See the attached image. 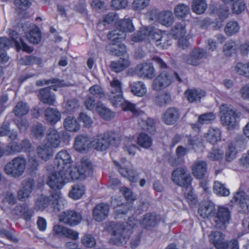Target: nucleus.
<instances>
[{
	"instance_id": "obj_18",
	"label": "nucleus",
	"mask_w": 249,
	"mask_h": 249,
	"mask_svg": "<svg viewBox=\"0 0 249 249\" xmlns=\"http://www.w3.org/2000/svg\"><path fill=\"white\" fill-rule=\"evenodd\" d=\"M52 87H48L40 89L38 97L43 104L50 106L54 105L55 102V94L51 91Z\"/></svg>"
},
{
	"instance_id": "obj_30",
	"label": "nucleus",
	"mask_w": 249,
	"mask_h": 249,
	"mask_svg": "<svg viewBox=\"0 0 249 249\" xmlns=\"http://www.w3.org/2000/svg\"><path fill=\"white\" fill-rule=\"evenodd\" d=\"M205 92L200 89H188L185 91L184 94L187 100L191 103L200 101L205 96Z\"/></svg>"
},
{
	"instance_id": "obj_27",
	"label": "nucleus",
	"mask_w": 249,
	"mask_h": 249,
	"mask_svg": "<svg viewBox=\"0 0 249 249\" xmlns=\"http://www.w3.org/2000/svg\"><path fill=\"white\" fill-rule=\"evenodd\" d=\"M130 64L129 56L125 55L124 58H120L117 61L111 62L110 67L112 71L116 72H119L129 67Z\"/></svg>"
},
{
	"instance_id": "obj_42",
	"label": "nucleus",
	"mask_w": 249,
	"mask_h": 249,
	"mask_svg": "<svg viewBox=\"0 0 249 249\" xmlns=\"http://www.w3.org/2000/svg\"><path fill=\"white\" fill-rule=\"evenodd\" d=\"M26 39L31 43L38 44L41 40L40 32L37 27L30 29V32L26 35Z\"/></svg>"
},
{
	"instance_id": "obj_17",
	"label": "nucleus",
	"mask_w": 249,
	"mask_h": 249,
	"mask_svg": "<svg viewBox=\"0 0 249 249\" xmlns=\"http://www.w3.org/2000/svg\"><path fill=\"white\" fill-rule=\"evenodd\" d=\"M109 207L108 205L101 203L96 205L92 210L93 219L98 222L105 220L108 216Z\"/></svg>"
},
{
	"instance_id": "obj_29",
	"label": "nucleus",
	"mask_w": 249,
	"mask_h": 249,
	"mask_svg": "<svg viewBox=\"0 0 249 249\" xmlns=\"http://www.w3.org/2000/svg\"><path fill=\"white\" fill-rule=\"evenodd\" d=\"M129 87L131 92L136 96L142 97L146 93V86L142 81L130 83Z\"/></svg>"
},
{
	"instance_id": "obj_37",
	"label": "nucleus",
	"mask_w": 249,
	"mask_h": 249,
	"mask_svg": "<svg viewBox=\"0 0 249 249\" xmlns=\"http://www.w3.org/2000/svg\"><path fill=\"white\" fill-rule=\"evenodd\" d=\"M96 110L100 116L105 120H109L114 117V113L100 103H97Z\"/></svg>"
},
{
	"instance_id": "obj_49",
	"label": "nucleus",
	"mask_w": 249,
	"mask_h": 249,
	"mask_svg": "<svg viewBox=\"0 0 249 249\" xmlns=\"http://www.w3.org/2000/svg\"><path fill=\"white\" fill-rule=\"evenodd\" d=\"M213 189L214 192L220 196H228L230 193L229 190L225 187L224 184L218 181L214 182Z\"/></svg>"
},
{
	"instance_id": "obj_31",
	"label": "nucleus",
	"mask_w": 249,
	"mask_h": 249,
	"mask_svg": "<svg viewBox=\"0 0 249 249\" xmlns=\"http://www.w3.org/2000/svg\"><path fill=\"white\" fill-rule=\"evenodd\" d=\"M204 137L210 143L214 144L221 140V132L218 128H210Z\"/></svg>"
},
{
	"instance_id": "obj_3",
	"label": "nucleus",
	"mask_w": 249,
	"mask_h": 249,
	"mask_svg": "<svg viewBox=\"0 0 249 249\" xmlns=\"http://www.w3.org/2000/svg\"><path fill=\"white\" fill-rule=\"evenodd\" d=\"M52 172L47 177V184L52 189H61L67 182L72 180L71 173L70 171L58 169Z\"/></svg>"
},
{
	"instance_id": "obj_44",
	"label": "nucleus",
	"mask_w": 249,
	"mask_h": 249,
	"mask_svg": "<svg viewBox=\"0 0 249 249\" xmlns=\"http://www.w3.org/2000/svg\"><path fill=\"white\" fill-rule=\"evenodd\" d=\"M207 8L205 0H193L192 4L193 11L197 14L204 13Z\"/></svg>"
},
{
	"instance_id": "obj_9",
	"label": "nucleus",
	"mask_w": 249,
	"mask_h": 249,
	"mask_svg": "<svg viewBox=\"0 0 249 249\" xmlns=\"http://www.w3.org/2000/svg\"><path fill=\"white\" fill-rule=\"evenodd\" d=\"M82 219L80 213L74 210H66L59 215V221L65 224L73 226L78 225Z\"/></svg>"
},
{
	"instance_id": "obj_35",
	"label": "nucleus",
	"mask_w": 249,
	"mask_h": 249,
	"mask_svg": "<svg viewBox=\"0 0 249 249\" xmlns=\"http://www.w3.org/2000/svg\"><path fill=\"white\" fill-rule=\"evenodd\" d=\"M117 165L120 166L118 170L123 177L127 178L131 182H136L137 181L139 174L135 170L133 169L124 168L118 164Z\"/></svg>"
},
{
	"instance_id": "obj_14",
	"label": "nucleus",
	"mask_w": 249,
	"mask_h": 249,
	"mask_svg": "<svg viewBox=\"0 0 249 249\" xmlns=\"http://www.w3.org/2000/svg\"><path fill=\"white\" fill-rule=\"evenodd\" d=\"M137 74L142 78L151 79L155 76L154 69L151 63H143L135 68Z\"/></svg>"
},
{
	"instance_id": "obj_59",
	"label": "nucleus",
	"mask_w": 249,
	"mask_h": 249,
	"mask_svg": "<svg viewBox=\"0 0 249 249\" xmlns=\"http://www.w3.org/2000/svg\"><path fill=\"white\" fill-rule=\"evenodd\" d=\"M188 189V192L185 193V196L191 207L195 206L197 203V200L196 195L192 190L191 186L189 188H186Z\"/></svg>"
},
{
	"instance_id": "obj_51",
	"label": "nucleus",
	"mask_w": 249,
	"mask_h": 249,
	"mask_svg": "<svg viewBox=\"0 0 249 249\" xmlns=\"http://www.w3.org/2000/svg\"><path fill=\"white\" fill-rule=\"evenodd\" d=\"M46 129L42 124H37L33 125L31 129L32 135L36 139H41L44 136Z\"/></svg>"
},
{
	"instance_id": "obj_34",
	"label": "nucleus",
	"mask_w": 249,
	"mask_h": 249,
	"mask_svg": "<svg viewBox=\"0 0 249 249\" xmlns=\"http://www.w3.org/2000/svg\"><path fill=\"white\" fill-rule=\"evenodd\" d=\"M107 37L110 42L122 43L121 42L126 37V34L117 28V29L110 31L107 34Z\"/></svg>"
},
{
	"instance_id": "obj_12",
	"label": "nucleus",
	"mask_w": 249,
	"mask_h": 249,
	"mask_svg": "<svg viewBox=\"0 0 249 249\" xmlns=\"http://www.w3.org/2000/svg\"><path fill=\"white\" fill-rule=\"evenodd\" d=\"M215 214V226L218 229H225L226 225L229 222L231 218V213L229 209L220 207Z\"/></svg>"
},
{
	"instance_id": "obj_4",
	"label": "nucleus",
	"mask_w": 249,
	"mask_h": 249,
	"mask_svg": "<svg viewBox=\"0 0 249 249\" xmlns=\"http://www.w3.org/2000/svg\"><path fill=\"white\" fill-rule=\"evenodd\" d=\"M119 138L112 132H107L96 137L91 142V146L97 150L103 151L107 149L110 145H116Z\"/></svg>"
},
{
	"instance_id": "obj_57",
	"label": "nucleus",
	"mask_w": 249,
	"mask_h": 249,
	"mask_svg": "<svg viewBox=\"0 0 249 249\" xmlns=\"http://www.w3.org/2000/svg\"><path fill=\"white\" fill-rule=\"evenodd\" d=\"M230 145H233L235 147V149H238L239 150L241 151L246 148V141L243 137L238 136L234 139V141L232 142Z\"/></svg>"
},
{
	"instance_id": "obj_45",
	"label": "nucleus",
	"mask_w": 249,
	"mask_h": 249,
	"mask_svg": "<svg viewBox=\"0 0 249 249\" xmlns=\"http://www.w3.org/2000/svg\"><path fill=\"white\" fill-rule=\"evenodd\" d=\"M79 106V101L76 98H72L68 100L64 103V105L66 111L70 113L74 112L78 109Z\"/></svg>"
},
{
	"instance_id": "obj_26",
	"label": "nucleus",
	"mask_w": 249,
	"mask_h": 249,
	"mask_svg": "<svg viewBox=\"0 0 249 249\" xmlns=\"http://www.w3.org/2000/svg\"><path fill=\"white\" fill-rule=\"evenodd\" d=\"M9 35L12 39L15 42V46L18 51L22 49L24 52L31 53L34 49L33 48L28 46L24 41L23 39L21 38H19V40L17 39L18 38V34L15 31H10Z\"/></svg>"
},
{
	"instance_id": "obj_10",
	"label": "nucleus",
	"mask_w": 249,
	"mask_h": 249,
	"mask_svg": "<svg viewBox=\"0 0 249 249\" xmlns=\"http://www.w3.org/2000/svg\"><path fill=\"white\" fill-rule=\"evenodd\" d=\"M71 162V157L67 151H61L56 155L53 168L54 169H61L69 172L72 167L70 165Z\"/></svg>"
},
{
	"instance_id": "obj_5",
	"label": "nucleus",
	"mask_w": 249,
	"mask_h": 249,
	"mask_svg": "<svg viewBox=\"0 0 249 249\" xmlns=\"http://www.w3.org/2000/svg\"><path fill=\"white\" fill-rule=\"evenodd\" d=\"M69 171L71 173L72 180L82 179L87 176H91L93 168L90 160L84 157L81 159L80 164L78 167L73 166Z\"/></svg>"
},
{
	"instance_id": "obj_54",
	"label": "nucleus",
	"mask_w": 249,
	"mask_h": 249,
	"mask_svg": "<svg viewBox=\"0 0 249 249\" xmlns=\"http://www.w3.org/2000/svg\"><path fill=\"white\" fill-rule=\"evenodd\" d=\"M29 107L26 103L22 102H18L14 109L15 115L17 116H21L27 114Z\"/></svg>"
},
{
	"instance_id": "obj_19",
	"label": "nucleus",
	"mask_w": 249,
	"mask_h": 249,
	"mask_svg": "<svg viewBox=\"0 0 249 249\" xmlns=\"http://www.w3.org/2000/svg\"><path fill=\"white\" fill-rule=\"evenodd\" d=\"M231 202L238 205L242 211H245L249 207V196L247 195L244 191L239 190L234 194Z\"/></svg>"
},
{
	"instance_id": "obj_33",
	"label": "nucleus",
	"mask_w": 249,
	"mask_h": 249,
	"mask_svg": "<svg viewBox=\"0 0 249 249\" xmlns=\"http://www.w3.org/2000/svg\"><path fill=\"white\" fill-rule=\"evenodd\" d=\"M158 20L162 25L168 27L173 23L174 18L171 11H163L159 14Z\"/></svg>"
},
{
	"instance_id": "obj_63",
	"label": "nucleus",
	"mask_w": 249,
	"mask_h": 249,
	"mask_svg": "<svg viewBox=\"0 0 249 249\" xmlns=\"http://www.w3.org/2000/svg\"><path fill=\"white\" fill-rule=\"evenodd\" d=\"M233 3L232 10L234 13L239 14L244 11L246 5L244 1L241 0H237L234 1Z\"/></svg>"
},
{
	"instance_id": "obj_58",
	"label": "nucleus",
	"mask_w": 249,
	"mask_h": 249,
	"mask_svg": "<svg viewBox=\"0 0 249 249\" xmlns=\"http://www.w3.org/2000/svg\"><path fill=\"white\" fill-rule=\"evenodd\" d=\"M249 68L248 66V62L243 63L242 62H238L235 67L234 70L239 75L244 76L247 77V74L249 73V71L248 69Z\"/></svg>"
},
{
	"instance_id": "obj_2",
	"label": "nucleus",
	"mask_w": 249,
	"mask_h": 249,
	"mask_svg": "<svg viewBox=\"0 0 249 249\" xmlns=\"http://www.w3.org/2000/svg\"><path fill=\"white\" fill-rule=\"evenodd\" d=\"M221 120L223 125L229 129H234L237 124V119L241 115L240 112L231 105L223 104L220 107Z\"/></svg>"
},
{
	"instance_id": "obj_28",
	"label": "nucleus",
	"mask_w": 249,
	"mask_h": 249,
	"mask_svg": "<svg viewBox=\"0 0 249 249\" xmlns=\"http://www.w3.org/2000/svg\"><path fill=\"white\" fill-rule=\"evenodd\" d=\"M91 142L89 138L86 136H78L75 140V149L80 152L85 151L88 149Z\"/></svg>"
},
{
	"instance_id": "obj_41",
	"label": "nucleus",
	"mask_w": 249,
	"mask_h": 249,
	"mask_svg": "<svg viewBox=\"0 0 249 249\" xmlns=\"http://www.w3.org/2000/svg\"><path fill=\"white\" fill-rule=\"evenodd\" d=\"M240 27L237 22L230 21L224 28L225 33L229 36L237 34L240 31Z\"/></svg>"
},
{
	"instance_id": "obj_13",
	"label": "nucleus",
	"mask_w": 249,
	"mask_h": 249,
	"mask_svg": "<svg viewBox=\"0 0 249 249\" xmlns=\"http://www.w3.org/2000/svg\"><path fill=\"white\" fill-rule=\"evenodd\" d=\"M172 81V76L168 72L163 71L153 80L152 88L153 90L159 91L169 86Z\"/></svg>"
},
{
	"instance_id": "obj_43",
	"label": "nucleus",
	"mask_w": 249,
	"mask_h": 249,
	"mask_svg": "<svg viewBox=\"0 0 249 249\" xmlns=\"http://www.w3.org/2000/svg\"><path fill=\"white\" fill-rule=\"evenodd\" d=\"M154 101L155 104L160 107L164 106L171 102V95L168 92L158 94L155 96Z\"/></svg>"
},
{
	"instance_id": "obj_47",
	"label": "nucleus",
	"mask_w": 249,
	"mask_h": 249,
	"mask_svg": "<svg viewBox=\"0 0 249 249\" xmlns=\"http://www.w3.org/2000/svg\"><path fill=\"white\" fill-rule=\"evenodd\" d=\"M118 106H121L122 109L124 111H130L136 115L140 114V111L138 109L136 108V105L135 104L127 101H124V99L122 101L119 102V104L117 105V107Z\"/></svg>"
},
{
	"instance_id": "obj_50",
	"label": "nucleus",
	"mask_w": 249,
	"mask_h": 249,
	"mask_svg": "<svg viewBox=\"0 0 249 249\" xmlns=\"http://www.w3.org/2000/svg\"><path fill=\"white\" fill-rule=\"evenodd\" d=\"M21 63L25 65H33L36 64L38 65L42 63V59L38 56L33 55L25 56L20 59Z\"/></svg>"
},
{
	"instance_id": "obj_60",
	"label": "nucleus",
	"mask_w": 249,
	"mask_h": 249,
	"mask_svg": "<svg viewBox=\"0 0 249 249\" xmlns=\"http://www.w3.org/2000/svg\"><path fill=\"white\" fill-rule=\"evenodd\" d=\"M21 151V145L15 141L9 142L7 146V149H6V151L10 154L18 153Z\"/></svg>"
},
{
	"instance_id": "obj_62",
	"label": "nucleus",
	"mask_w": 249,
	"mask_h": 249,
	"mask_svg": "<svg viewBox=\"0 0 249 249\" xmlns=\"http://www.w3.org/2000/svg\"><path fill=\"white\" fill-rule=\"evenodd\" d=\"M83 244L87 247L92 248L94 247L96 244L95 240L93 236L90 234H86L81 239Z\"/></svg>"
},
{
	"instance_id": "obj_46",
	"label": "nucleus",
	"mask_w": 249,
	"mask_h": 249,
	"mask_svg": "<svg viewBox=\"0 0 249 249\" xmlns=\"http://www.w3.org/2000/svg\"><path fill=\"white\" fill-rule=\"evenodd\" d=\"M237 48L238 46L236 42L232 40H230L225 43L223 50L225 55L231 56L236 52Z\"/></svg>"
},
{
	"instance_id": "obj_32",
	"label": "nucleus",
	"mask_w": 249,
	"mask_h": 249,
	"mask_svg": "<svg viewBox=\"0 0 249 249\" xmlns=\"http://www.w3.org/2000/svg\"><path fill=\"white\" fill-rule=\"evenodd\" d=\"M151 27H142L132 37V41L138 42L143 41L150 37L151 34Z\"/></svg>"
},
{
	"instance_id": "obj_40",
	"label": "nucleus",
	"mask_w": 249,
	"mask_h": 249,
	"mask_svg": "<svg viewBox=\"0 0 249 249\" xmlns=\"http://www.w3.org/2000/svg\"><path fill=\"white\" fill-rule=\"evenodd\" d=\"M63 126L65 129L71 132L77 131L80 128V125L76 120L71 116L64 119Z\"/></svg>"
},
{
	"instance_id": "obj_52",
	"label": "nucleus",
	"mask_w": 249,
	"mask_h": 249,
	"mask_svg": "<svg viewBox=\"0 0 249 249\" xmlns=\"http://www.w3.org/2000/svg\"><path fill=\"white\" fill-rule=\"evenodd\" d=\"M50 199L48 197L44 196H39L36 199L35 209L36 210H43L49 205Z\"/></svg>"
},
{
	"instance_id": "obj_6",
	"label": "nucleus",
	"mask_w": 249,
	"mask_h": 249,
	"mask_svg": "<svg viewBox=\"0 0 249 249\" xmlns=\"http://www.w3.org/2000/svg\"><path fill=\"white\" fill-rule=\"evenodd\" d=\"M26 160L21 157H18L8 162L4 167L5 173L14 178L21 176L25 169Z\"/></svg>"
},
{
	"instance_id": "obj_11",
	"label": "nucleus",
	"mask_w": 249,
	"mask_h": 249,
	"mask_svg": "<svg viewBox=\"0 0 249 249\" xmlns=\"http://www.w3.org/2000/svg\"><path fill=\"white\" fill-rule=\"evenodd\" d=\"M35 186V181L32 178L24 179L21 187L17 192V198L21 202L25 201L29 198Z\"/></svg>"
},
{
	"instance_id": "obj_7",
	"label": "nucleus",
	"mask_w": 249,
	"mask_h": 249,
	"mask_svg": "<svg viewBox=\"0 0 249 249\" xmlns=\"http://www.w3.org/2000/svg\"><path fill=\"white\" fill-rule=\"evenodd\" d=\"M171 178L177 185L185 188L191 186L192 177L186 167H179L174 169Z\"/></svg>"
},
{
	"instance_id": "obj_53",
	"label": "nucleus",
	"mask_w": 249,
	"mask_h": 249,
	"mask_svg": "<svg viewBox=\"0 0 249 249\" xmlns=\"http://www.w3.org/2000/svg\"><path fill=\"white\" fill-rule=\"evenodd\" d=\"M89 92L91 96L97 99H103L105 97V94L102 88L98 85H95L89 89Z\"/></svg>"
},
{
	"instance_id": "obj_64",
	"label": "nucleus",
	"mask_w": 249,
	"mask_h": 249,
	"mask_svg": "<svg viewBox=\"0 0 249 249\" xmlns=\"http://www.w3.org/2000/svg\"><path fill=\"white\" fill-rule=\"evenodd\" d=\"M118 18V15L114 13H108L102 18V20L101 21V23L106 25L107 24H110L116 20Z\"/></svg>"
},
{
	"instance_id": "obj_8",
	"label": "nucleus",
	"mask_w": 249,
	"mask_h": 249,
	"mask_svg": "<svg viewBox=\"0 0 249 249\" xmlns=\"http://www.w3.org/2000/svg\"><path fill=\"white\" fill-rule=\"evenodd\" d=\"M109 91L108 99L113 106L117 107L119 102L123 100L121 82L113 78L110 82Z\"/></svg>"
},
{
	"instance_id": "obj_21",
	"label": "nucleus",
	"mask_w": 249,
	"mask_h": 249,
	"mask_svg": "<svg viewBox=\"0 0 249 249\" xmlns=\"http://www.w3.org/2000/svg\"><path fill=\"white\" fill-rule=\"evenodd\" d=\"M193 175L196 178H203L207 171V163L204 160H197L192 166Z\"/></svg>"
},
{
	"instance_id": "obj_38",
	"label": "nucleus",
	"mask_w": 249,
	"mask_h": 249,
	"mask_svg": "<svg viewBox=\"0 0 249 249\" xmlns=\"http://www.w3.org/2000/svg\"><path fill=\"white\" fill-rule=\"evenodd\" d=\"M85 187L82 184H75L70 191L69 196L73 199H78L85 194Z\"/></svg>"
},
{
	"instance_id": "obj_20",
	"label": "nucleus",
	"mask_w": 249,
	"mask_h": 249,
	"mask_svg": "<svg viewBox=\"0 0 249 249\" xmlns=\"http://www.w3.org/2000/svg\"><path fill=\"white\" fill-rule=\"evenodd\" d=\"M105 49L107 53L112 55L124 56L127 55L125 46L123 43L109 42Z\"/></svg>"
},
{
	"instance_id": "obj_36",
	"label": "nucleus",
	"mask_w": 249,
	"mask_h": 249,
	"mask_svg": "<svg viewBox=\"0 0 249 249\" xmlns=\"http://www.w3.org/2000/svg\"><path fill=\"white\" fill-rule=\"evenodd\" d=\"M186 33L185 24L184 21L176 23L171 30V35L176 39L183 37Z\"/></svg>"
},
{
	"instance_id": "obj_39",
	"label": "nucleus",
	"mask_w": 249,
	"mask_h": 249,
	"mask_svg": "<svg viewBox=\"0 0 249 249\" xmlns=\"http://www.w3.org/2000/svg\"><path fill=\"white\" fill-rule=\"evenodd\" d=\"M38 156L42 160H47L53 156L52 149L50 145L46 144L39 145L37 148Z\"/></svg>"
},
{
	"instance_id": "obj_56",
	"label": "nucleus",
	"mask_w": 249,
	"mask_h": 249,
	"mask_svg": "<svg viewBox=\"0 0 249 249\" xmlns=\"http://www.w3.org/2000/svg\"><path fill=\"white\" fill-rule=\"evenodd\" d=\"M118 26V28L124 33L126 32H132L134 30L132 21L129 19H125L121 21Z\"/></svg>"
},
{
	"instance_id": "obj_22",
	"label": "nucleus",
	"mask_w": 249,
	"mask_h": 249,
	"mask_svg": "<svg viewBox=\"0 0 249 249\" xmlns=\"http://www.w3.org/2000/svg\"><path fill=\"white\" fill-rule=\"evenodd\" d=\"M46 139L49 145L53 148H57L61 143L59 133L54 128H50L47 132Z\"/></svg>"
},
{
	"instance_id": "obj_61",
	"label": "nucleus",
	"mask_w": 249,
	"mask_h": 249,
	"mask_svg": "<svg viewBox=\"0 0 249 249\" xmlns=\"http://www.w3.org/2000/svg\"><path fill=\"white\" fill-rule=\"evenodd\" d=\"M215 118V116L213 112H209L201 115L198 119V121L201 124H208L213 121Z\"/></svg>"
},
{
	"instance_id": "obj_15",
	"label": "nucleus",
	"mask_w": 249,
	"mask_h": 249,
	"mask_svg": "<svg viewBox=\"0 0 249 249\" xmlns=\"http://www.w3.org/2000/svg\"><path fill=\"white\" fill-rule=\"evenodd\" d=\"M180 117V111L178 108L170 107L168 108L162 116L163 122L168 125L176 124Z\"/></svg>"
},
{
	"instance_id": "obj_48",
	"label": "nucleus",
	"mask_w": 249,
	"mask_h": 249,
	"mask_svg": "<svg viewBox=\"0 0 249 249\" xmlns=\"http://www.w3.org/2000/svg\"><path fill=\"white\" fill-rule=\"evenodd\" d=\"M190 13L189 7L185 4L179 3L174 9V13L176 17L184 18Z\"/></svg>"
},
{
	"instance_id": "obj_16",
	"label": "nucleus",
	"mask_w": 249,
	"mask_h": 249,
	"mask_svg": "<svg viewBox=\"0 0 249 249\" xmlns=\"http://www.w3.org/2000/svg\"><path fill=\"white\" fill-rule=\"evenodd\" d=\"M215 205L211 201H204L200 205L198 213L200 216L203 218H209L213 217L215 214Z\"/></svg>"
},
{
	"instance_id": "obj_23",
	"label": "nucleus",
	"mask_w": 249,
	"mask_h": 249,
	"mask_svg": "<svg viewBox=\"0 0 249 249\" xmlns=\"http://www.w3.org/2000/svg\"><path fill=\"white\" fill-rule=\"evenodd\" d=\"M44 113L46 121L51 125L55 124L61 118V114L56 108L48 107Z\"/></svg>"
},
{
	"instance_id": "obj_1",
	"label": "nucleus",
	"mask_w": 249,
	"mask_h": 249,
	"mask_svg": "<svg viewBox=\"0 0 249 249\" xmlns=\"http://www.w3.org/2000/svg\"><path fill=\"white\" fill-rule=\"evenodd\" d=\"M127 226L124 224L111 221L108 223L107 229L112 235L110 242L117 246L125 244L129 239L132 233L128 229Z\"/></svg>"
},
{
	"instance_id": "obj_24",
	"label": "nucleus",
	"mask_w": 249,
	"mask_h": 249,
	"mask_svg": "<svg viewBox=\"0 0 249 249\" xmlns=\"http://www.w3.org/2000/svg\"><path fill=\"white\" fill-rule=\"evenodd\" d=\"M160 221L157 215L154 213H147L143 215L140 224L145 229H150L155 227Z\"/></svg>"
},
{
	"instance_id": "obj_55",
	"label": "nucleus",
	"mask_w": 249,
	"mask_h": 249,
	"mask_svg": "<svg viewBox=\"0 0 249 249\" xmlns=\"http://www.w3.org/2000/svg\"><path fill=\"white\" fill-rule=\"evenodd\" d=\"M152 141L150 137L145 133H141L138 138V143L144 148H148L152 145Z\"/></svg>"
},
{
	"instance_id": "obj_25",
	"label": "nucleus",
	"mask_w": 249,
	"mask_h": 249,
	"mask_svg": "<svg viewBox=\"0 0 249 249\" xmlns=\"http://www.w3.org/2000/svg\"><path fill=\"white\" fill-rule=\"evenodd\" d=\"M209 239L216 249H225L226 241H224V235L221 232L212 231Z\"/></svg>"
}]
</instances>
